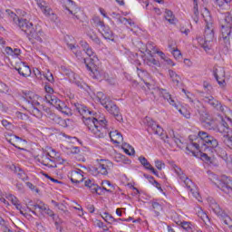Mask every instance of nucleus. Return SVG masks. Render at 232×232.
<instances>
[{"mask_svg": "<svg viewBox=\"0 0 232 232\" xmlns=\"http://www.w3.org/2000/svg\"><path fill=\"white\" fill-rule=\"evenodd\" d=\"M74 106L76 111L82 115L83 123L96 139H104L108 135V121L106 119L97 120L92 115L93 111L88 110L85 105L75 103Z\"/></svg>", "mask_w": 232, "mask_h": 232, "instance_id": "nucleus-1", "label": "nucleus"}, {"mask_svg": "<svg viewBox=\"0 0 232 232\" xmlns=\"http://www.w3.org/2000/svg\"><path fill=\"white\" fill-rule=\"evenodd\" d=\"M190 143L187 145V154L195 155V150H200L207 153H213V150L218 148V140L206 131H199L194 140L189 136ZM194 149V150H193Z\"/></svg>", "mask_w": 232, "mask_h": 232, "instance_id": "nucleus-2", "label": "nucleus"}, {"mask_svg": "<svg viewBox=\"0 0 232 232\" xmlns=\"http://www.w3.org/2000/svg\"><path fill=\"white\" fill-rule=\"evenodd\" d=\"M96 98L98 102H100L111 115H113L118 122H122L123 119L122 114H121V109L117 107V104H115L110 97H107L102 92H98Z\"/></svg>", "mask_w": 232, "mask_h": 232, "instance_id": "nucleus-3", "label": "nucleus"}, {"mask_svg": "<svg viewBox=\"0 0 232 232\" xmlns=\"http://www.w3.org/2000/svg\"><path fill=\"white\" fill-rule=\"evenodd\" d=\"M46 95L44 97V101L53 106L58 111L63 112L64 115H72V109L64 103V102L59 100L53 93V88L50 85H45Z\"/></svg>", "mask_w": 232, "mask_h": 232, "instance_id": "nucleus-4", "label": "nucleus"}, {"mask_svg": "<svg viewBox=\"0 0 232 232\" xmlns=\"http://www.w3.org/2000/svg\"><path fill=\"white\" fill-rule=\"evenodd\" d=\"M157 92L161 97H163V99H165V101H168L170 106H174V108H176V110H178L179 112L183 117H185V119L191 118V112L189 110H188L186 107H180L179 104H177L175 98L171 97V94H169L166 89H158Z\"/></svg>", "mask_w": 232, "mask_h": 232, "instance_id": "nucleus-5", "label": "nucleus"}, {"mask_svg": "<svg viewBox=\"0 0 232 232\" xmlns=\"http://www.w3.org/2000/svg\"><path fill=\"white\" fill-rule=\"evenodd\" d=\"M204 37V39L199 38L198 43L205 52H208V50H211L210 43L215 41V25H213V23L207 22Z\"/></svg>", "mask_w": 232, "mask_h": 232, "instance_id": "nucleus-6", "label": "nucleus"}, {"mask_svg": "<svg viewBox=\"0 0 232 232\" xmlns=\"http://www.w3.org/2000/svg\"><path fill=\"white\" fill-rule=\"evenodd\" d=\"M26 35L32 44H35V43H44V41H46V34H44L43 27L39 24L33 25L31 31H29Z\"/></svg>", "mask_w": 232, "mask_h": 232, "instance_id": "nucleus-7", "label": "nucleus"}, {"mask_svg": "<svg viewBox=\"0 0 232 232\" xmlns=\"http://www.w3.org/2000/svg\"><path fill=\"white\" fill-rule=\"evenodd\" d=\"M83 63L87 70L91 72V77L92 79H96V81H102V79H106V72L95 67V63H93V58H83Z\"/></svg>", "mask_w": 232, "mask_h": 232, "instance_id": "nucleus-8", "label": "nucleus"}, {"mask_svg": "<svg viewBox=\"0 0 232 232\" xmlns=\"http://www.w3.org/2000/svg\"><path fill=\"white\" fill-rule=\"evenodd\" d=\"M209 208L212 209L215 215H217V217H218V218H220V220L226 224V226H229V224H231V217H229V215H227L226 211L220 208V205H218L215 199L209 200Z\"/></svg>", "mask_w": 232, "mask_h": 232, "instance_id": "nucleus-9", "label": "nucleus"}, {"mask_svg": "<svg viewBox=\"0 0 232 232\" xmlns=\"http://www.w3.org/2000/svg\"><path fill=\"white\" fill-rule=\"evenodd\" d=\"M143 123L145 124V126H147L148 131H152L154 135H159L160 137H161L162 140L166 141V139H168V135L164 136V129H162V127H160V125H159L157 121H153V119H151L150 117H145L143 120Z\"/></svg>", "mask_w": 232, "mask_h": 232, "instance_id": "nucleus-10", "label": "nucleus"}, {"mask_svg": "<svg viewBox=\"0 0 232 232\" xmlns=\"http://www.w3.org/2000/svg\"><path fill=\"white\" fill-rule=\"evenodd\" d=\"M53 155H50V152H43L41 155L35 157V160L47 168H57V164L55 163V159H53Z\"/></svg>", "mask_w": 232, "mask_h": 232, "instance_id": "nucleus-11", "label": "nucleus"}, {"mask_svg": "<svg viewBox=\"0 0 232 232\" xmlns=\"http://www.w3.org/2000/svg\"><path fill=\"white\" fill-rule=\"evenodd\" d=\"M61 72L63 75L68 77L70 82H72V84H76V86H78V88H82V89L84 88L85 83L79 81V76L77 74H75V72H73L72 70H70L64 66H62Z\"/></svg>", "mask_w": 232, "mask_h": 232, "instance_id": "nucleus-12", "label": "nucleus"}, {"mask_svg": "<svg viewBox=\"0 0 232 232\" xmlns=\"http://www.w3.org/2000/svg\"><path fill=\"white\" fill-rule=\"evenodd\" d=\"M113 168V163L110 160H99L98 167L95 168L97 173L101 175H108V172Z\"/></svg>", "mask_w": 232, "mask_h": 232, "instance_id": "nucleus-13", "label": "nucleus"}, {"mask_svg": "<svg viewBox=\"0 0 232 232\" xmlns=\"http://www.w3.org/2000/svg\"><path fill=\"white\" fill-rule=\"evenodd\" d=\"M213 75L220 88H226L227 83L226 82V70L223 67L214 69Z\"/></svg>", "mask_w": 232, "mask_h": 232, "instance_id": "nucleus-14", "label": "nucleus"}, {"mask_svg": "<svg viewBox=\"0 0 232 232\" xmlns=\"http://www.w3.org/2000/svg\"><path fill=\"white\" fill-rule=\"evenodd\" d=\"M220 34H219V43L222 46L228 49L231 46V33L232 29H221L220 28Z\"/></svg>", "mask_w": 232, "mask_h": 232, "instance_id": "nucleus-15", "label": "nucleus"}, {"mask_svg": "<svg viewBox=\"0 0 232 232\" xmlns=\"http://www.w3.org/2000/svg\"><path fill=\"white\" fill-rule=\"evenodd\" d=\"M35 1L37 4V6L40 7L43 14H44V15H46V17H50V19H53V20L57 17V15L53 13L52 8H50V6H48V4L44 0H35Z\"/></svg>", "mask_w": 232, "mask_h": 232, "instance_id": "nucleus-16", "label": "nucleus"}, {"mask_svg": "<svg viewBox=\"0 0 232 232\" xmlns=\"http://www.w3.org/2000/svg\"><path fill=\"white\" fill-rule=\"evenodd\" d=\"M22 99H24V101H26L29 104H31V106H39L40 104L37 101V99H39V96L34 93V92H30V91L24 92L22 95Z\"/></svg>", "mask_w": 232, "mask_h": 232, "instance_id": "nucleus-17", "label": "nucleus"}, {"mask_svg": "<svg viewBox=\"0 0 232 232\" xmlns=\"http://www.w3.org/2000/svg\"><path fill=\"white\" fill-rule=\"evenodd\" d=\"M203 102H206V104H209V106H212V108H215V110H217L218 111H221V113H224V106H222V103H220V102H218L213 96L203 97Z\"/></svg>", "mask_w": 232, "mask_h": 232, "instance_id": "nucleus-18", "label": "nucleus"}, {"mask_svg": "<svg viewBox=\"0 0 232 232\" xmlns=\"http://www.w3.org/2000/svg\"><path fill=\"white\" fill-rule=\"evenodd\" d=\"M218 133L223 134V142L227 137H230V135L232 134V130L229 128V124H227V121H226V120L224 119L221 120V122L218 126Z\"/></svg>", "mask_w": 232, "mask_h": 232, "instance_id": "nucleus-19", "label": "nucleus"}, {"mask_svg": "<svg viewBox=\"0 0 232 232\" xmlns=\"http://www.w3.org/2000/svg\"><path fill=\"white\" fill-rule=\"evenodd\" d=\"M218 188L224 193L229 194L232 191V180L229 178H223L218 183Z\"/></svg>", "mask_w": 232, "mask_h": 232, "instance_id": "nucleus-20", "label": "nucleus"}, {"mask_svg": "<svg viewBox=\"0 0 232 232\" xmlns=\"http://www.w3.org/2000/svg\"><path fill=\"white\" fill-rule=\"evenodd\" d=\"M16 23H18V26L21 29L22 32H24L26 35L30 33L31 29L34 27V24H32L30 21L24 18H19L16 20Z\"/></svg>", "mask_w": 232, "mask_h": 232, "instance_id": "nucleus-21", "label": "nucleus"}, {"mask_svg": "<svg viewBox=\"0 0 232 232\" xmlns=\"http://www.w3.org/2000/svg\"><path fill=\"white\" fill-rule=\"evenodd\" d=\"M181 180L184 182V185L189 189L195 198H200V194L198 193V191H197L196 188H193V181H191L189 178L186 176H181Z\"/></svg>", "mask_w": 232, "mask_h": 232, "instance_id": "nucleus-22", "label": "nucleus"}, {"mask_svg": "<svg viewBox=\"0 0 232 232\" xmlns=\"http://www.w3.org/2000/svg\"><path fill=\"white\" fill-rule=\"evenodd\" d=\"M14 70H16L22 77H30V75H32V70L25 63H22L19 67H14Z\"/></svg>", "mask_w": 232, "mask_h": 232, "instance_id": "nucleus-23", "label": "nucleus"}, {"mask_svg": "<svg viewBox=\"0 0 232 232\" xmlns=\"http://www.w3.org/2000/svg\"><path fill=\"white\" fill-rule=\"evenodd\" d=\"M71 182L72 184H81L84 180V176L82 175V172L81 169L78 170H72L71 172Z\"/></svg>", "mask_w": 232, "mask_h": 232, "instance_id": "nucleus-24", "label": "nucleus"}, {"mask_svg": "<svg viewBox=\"0 0 232 232\" xmlns=\"http://www.w3.org/2000/svg\"><path fill=\"white\" fill-rule=\"evenodd\" d=\"M98 31L105 39L113 41V32L110 29V26L104 24L102 28H98Z\"/></svg>", "mask_w": 232, "mask_h": 232, "instance_id": "nucleus-25", "label": "nucleus"}, {"mask_svg": "<svg viewBox=\"0 0 232 232\" xmlns=\"http://www.w3.org/2000/svg\"><path fill=\"white\" fill-rule=\"evenodd\" d=\"M109 136L113 144H122V141L124 140L122 134H121L119 130H111Z\"/></svg>", "mask_w": 232, "mask_h": 232, "instance_id": "nucleus-26", "label": "nucleus"}, {"mask_svg": "<svg viewBox=\"0 0 232 232\" xmlns=\"http://www.w3.org/2000/svg\"><path fill=\"white\" fill-rule=\"evenodd\" d=\"M221 29L232 30V15L229 12L224 14V20L221 23Z\"/></svg>", "mask_w": 232, "mask_h": 232, "instance_id": "nucleus-27", "label": "nucleus"}, {"mask_svg": "<svg viewBox=\"0 0 232 232\" xmlns=\"http://www.w3.org/2000/svg\"><path fill=\"white\" fill-rule=\"evenodd\" d=\"M86 34L89 39L92 40V43H94V44H97L98 46H102V41H101V38H99V36L97 35V33H95L93 29L89 28Z\"/></svg>", "mask_w": 232, "mask_h": 232, "instance_id": "nucleus-28", "label": "nucleus"}, {"mask_svg": "<svg viewBox=\"0 0 232 232\" xmlns=\"http://www.w3.org/2000/svg\"><path fill=\"white\" fill-rule=\"evenodd\" d=\"M5 137L9 144H12V146H14V148H17V146H15L14 142H21V140H23L21 137L12 134L10 132H5Z\"/></svg>", "mask_w": 232, "mask_h": 232, "instance_id": "nucleus-29", "label": "nucleus"}, {"mask_svg": "<svg viewBox=\"0 0 232 232\" xmlns=\"http://www.w3.org/2000/svg\"><path fill=\"white\" fill-rule=\"evenodd\" d=\"M44 202L43 201H39L36 204H33L32 201L29 202V207L27 208V209H29V211H31V213H33V215H37V212H35V210L34 209H40V211L42 212L43 209L44 208Z\"/></svg>", "mask_w": 232, "mask_h": 232, "instance_id": "nucleus-30", "label": "nucleus"}, {"mask_svg": "<svg viewBox=\"0 0 232 232\" xmlns=\"http://www.w3.org/2000/svg\"><path fill=\"white\" fill-rule=\"evenodd\" d=\"M89 189H91L92 193H97V195H102V193H104V191H106L107 193H113V190L108 189L104 187L101 188L97 184L91 186L89 188Z\"/></svg>", "mask_w": 232, "mask_h": 232, "instance_id": "nucleus-31", "label": "nucleus"}, {"mask_svg": "<svg viewBox=\"0 0 232 232\" xmlns=\"http://www.w3.org/2000/svg\"><path fill=\"white\" fill-rule=\"evenodd\" d=\"M198 151H195V154L190 153L189 155H192L193 157H200L201 160H204L205 162H211V157H208V153H204L200 149H193Z\"/></svg>", "mask_w": 232, "mask_h": 232, "instance_id": "nucleus-32", "label": "nucleus"}, {"mask_svg": "<svg viewBox=\"0 0 232 232\" xmlns=\"http://www.w3.org/2000/svg\"><path fill=\"white\" fill-rule=\"evenodd\" d=\"M5 52L7 55H11V57H14V59H17L19 55H21V49H12V47H5Z\"/></svg>", "mask_w": 232, "mask_h": 232, "instance_id": "nucleus-33", "label": "nucleus"}, {"mask_svg": "<svg viewBox=\"0 0 232 232\" xmlns=\"http://www.w3.org/2000/svg\"><path fill=\"white\" fill-rule=\"evenodd\" d=\"M148 48L149 50H152L154 53H158L163 61H165L168 57H166V53H164L162 51H159L155 45H153V43H149L148 44Z\"/></svg>", "mask_w": 232, "mask_h": 232, "instance_id": "nucleus-34", "label": "nucleus"}, {"mask_svg": "<svg viewBox=\"0 0 232 232\" xmlns=\"http://www.w3.org/2000/svg\"><path fill=\"white\" fill-rule=\"evenodd\" d=\"M169 74L170 79H172V82H174L176 86H179L181 81L180 75L177 74L173 70H169Z\"/></svg>", "mask_w": 232, "mask_h": 232, "instance_id": "nucleus-35", "label": "nucleus"}, {"mask_svg": "<svg viewBox=\"0 0 232 232\" xmlns=\"http://www.w3.org/2000/svg\"><path fill=\"white\" fill-rule=\"evenodd\" d=\"M214 150L218 153V157L225 160V162H229V157H227V152H226V150L218 147Z\"/></svg>", "mask_w": 232, "mask_h": 232, "instance_id": "nucleus-36", "label": "nucleus"}, {"mask_svg": "<svg viewBox=\"0 0 232 232\" xmlns=\"http://www.w3.org/2000/svg\"><path fill=\"white\" fill-rule=\"evenodd\" d=\"M198 114H199V121L202 122H205L206 121H209V119H211V116L209 115V113H208V111L202 108L201 110H198Z\"/></svg>", "mask_w": 232, "mask_h": 232, "instance_id": "nucleus-37", "label": "nucleus"}, {"mask_svg": "<svg viewBox=\"0 0 232 232\" xmlns=\"http://www.w3.org/2000/svg\"><path fill=\"white\" fill-rule=\"evenodd\" d=\"M164 17L170 24H175V14L171 10L166 9Z\"/></svg>", "mask_w": 232, "mask_h": 232, "instance_id": "nucleus-38", "label": "nucleus"}, {"mask_svg": "<svg viewBox=\"0 0 232 232\" xmlns=\"http://www.w3.org/2000/svg\"><path fill=\"white\" fill-rule=\"evenodd\" d=\"M67 46L70 50H72L74 53V55H76V57H78L79 59H82V53L79 50H77V46H75V44H67Z\"/></svg>", "mask_w": 232, "mask_h": 232, "instance_id": "nucleus-39", "label": "nucleus"}, {"mask_svg": "<svg viewBox=\"0 0 232 232\" xmlns=\"http://www.w3.org/2000/svg\"><path fill=\"white\" fill-rule=\"evenodd\" d=\"M194 6H193V14H194V21L195 23H198V0H193Z\"/></svg>", "mask_w": 232, "mask_h": 232, "instance_id": "nucleus-40", "label": "nucleus"}, {"mask_svg": "<svg viewBox=\"0 0 232 232\" xmlns=\"http://www.w3.org/2000/svg\"><path fill=\"white\" fill-rule=\"evenodd\" d=\"M152 208L156 217H159L160 215V211H162V205L157 201H152Z\"/></svg>", "mask_w": 232, "mask_h": 232, "instance_id": "nucleus-41", "label": "nucleus"}, {"mask_svg": "<svg viewBox=\"0 0 232 232\" xmlns=\"http://www.w3.org/2000/svg\"><path fill=\"white\" fill-rule=\"evenodd\" d=\"M138 160L145 168V169L150 170V169L152 167L151 163H150V161H148V160L144 156L139 157Z\"/></svg>", "mask_w": 232, "mask_h": 232, "instance_id": "nucleus-42", "label": "nucleus"}, {"mask_svg": "<svg viewBox=\"0 0 232 232\" xmlns=\"http://www.w3.org/2000/svg\"><path fill=\"white\" fill-rule=\"evenodd\" d=\"M51 117L52 121H53L55 124H59V126H64V124H66V121L63 118L56 116L55 114H51Z\"/></svg>", "mask_w": 232, "mask_h": 232, "instance_id": "nucleus-43", "label": "nucleus"}, {"mask_svg": "<svg viewBox=\"0 0 232 232\" xmlns=\"http://www.w3.org/2000/svg\"><path fill=\"white\" fill-rule=\"evenodd\" d=\"M15 173L21 180H28V176H26V173H24V170H22L21 168L15 169Z\"/></svg>", "mask_w": 232, "mask_h": 232, "instance_id": "nucleus-44", "label": "nucleus"}, {"mask_svg": "<svg viewBox=\"0 0 232 232\" xmlns=\"http://www.w3.org/2000/svg\"><path fill=\"white\" fill-rule=\"evenodd\" d=\"M102 218H103V220H105V222H107L108 224H113V222H115V218H113V216H111V214L105 212Z\"/></svg>", "mask_w": 232, "mask_h": 232, "instance_id": "nucleus-45", "label": "nucleus"}, {"mask_svg": "<svg viewBox=\"0 0 232 232\" xmlns=\"http://www.w3.org/2000/svg\"><path fill=\"white\" fill-rule=\"evenodd\" d=\"M169 47L170 48V52L175 59H182V53H180L179 49L171 47V45H169Z\"/></svg>", "mask_w": 232, "mask_h": 232, "instance_id": "nucleus-46", "label": "nucleus"}, {"mask_svg": "<svg viewBox=\"0 0 232 232\" xmlns=\"http://www.w3.org/2000/svg\"><path fill=\"white\" fill-rule=\"evenodd\" d=\"M145 63L148 66H160V63L153 57L145 59Z\"/></svg>", "mask_w": 232, "mask_h": 232, "instance_id": "nucleus-47", "label": "nucleus"}, {"mask_svg": "<svg viewBox=\"0 0 232 232\" xmlns=\"http://www.w3.org/2000/svg\"><path fill=\"white\" fill-rule=\"evenodd\" d=\"M31 115H34V117H36L37 119H41V117H43V112L39 108L32 106Z\"/></svg>", "mask_w": 232, "mask_h": 232, "instance_id": "nucleus-48", "label": "nucleus"}, {"mask_svg": "<svg viewBox=\"0 0 232 232\" xmlns=\"http://www.w3.org/2000/svg\"><path fill=\"white\" fill-rule=\"evenodd\" d=\"M202 126L206 128V130H213V118H210L203 122H201Z\"/></svg>", "mask_w": 232, "mask_h": 232, "instance_id": "nucleus-49", "label": "nucleus"}, {"mask_svg": "<svg viewBox=\"0 0 232 232\" xmlns=\"http://www.w3.org/2000/svg\"><path fill=\"white\" fill-rule=\"evenodd\" d=\"M43 211H44L45 215H48V217H51L53 220H55V213H53V210L50 209L46 204L44 205V208L42 209L41 213H43Z\"/></svg>", "mask_w": 232, "mask_h": 232, "instance_id": "nucleus-50", "label": "nucleus"}, {"mask_svg": "<svg viewBox=\"0 0 232 232\" xmlns=\"http://www.w3.org/2000/svg\"><path fill=\"white\" fill-rule=\"evenodd\" d=\"M86 55H88L87 59H93V63H95V59L97 57L95 56V52H93V49L92 47H89L86 51H84Z\"/></svg>", "mask_w": 232, "mask_h": 232, "instance_id": "nucleus-51", "label": "nucleus"}, {"mask_svg": "<svg viewBox=\"0 0 232 232\" xmlns=\"http://www.w3.org/2000/svg\"><path fill=\"white\" fill-rule=\"evenodd\" d=\"M181 227L184 228L185 231L193 232V225L188 221L181 222Z\"/></svg>", "mask_w": 232, "mask_h": 232, "instance_id": "nucleus-52", "label": "nucleus"}, {"mask_svg": "<svg viewBox=\"0 0 232 232\" xmlns=\"http://www.w3.org/2000/svg\"><path fill=\"white\" fill-rule=\"evenodd\" d=\"M92 21L95 24V26L99 29L102 28L104 24V21L101 20V18L99 16H94L92 18Z\"/></svg>", "mask_w": 232, "mask_h": 232, "instance_id": "nucleus-53", "label": "nucleus"}, {"mask_svg": "<svg viewBox=\"0 0 232 232\" xmlns=\"http://www.w3.org/2000/svg\"><path fill=\"white\" fill-rule=\"evenodd\" d=\"M5 12L9 15V17H11V19H13L14 23H17V21H19V17L12 10L7 9V10H5Z\"/></svg>", "mask_w": 232, "mask_h": 232, "instance_id": "nucleus-54", "label": "nucleus"}, {"mask_svg": "<svg viewBox=\"0 0 232 232\" xmlns=\"http://www.w3.org/2000/svg\"><path fill=\"white\" fill-rule=\"evenodd\" d=\"M173 169H174L175 173L177 174V176L179 177L180 180H182V177H186V175H184L182 173V169L180 168H179V166L173 165Z\"/></svg>", "mask_w": 232, "mask_h": 232, "instance_id": "nucleus-55", "label": "nucleus"}, {"mask_svg": "<svg viewBox=\"0 0 232 232\" xmlns=\"http://www.w3.org/2000/svg\"><path fill=\"white\" fill-rule=\"evenodd\" d=\"M2 125L4 126V128H5V130H8L9 131H11V130H14V125L6 120L2 121Z\"/></svg>", "mask_w": 232, "mask_h": 232, "instance_id": "nucleus-56", "label": "nucleus"}, {"mask_svg": "<svg viewBox=\"0 0 232 232\" xmlns=\"http://www.w3.org/2000/svg\"><path fill=\"white\" fill-rule=\"evenodd\" d=\"M224 144H226V146H227L228 148H230V150H232V133L230 134V137H226L224 140Z\"/></svg>", "mask_w": 232, "mask_h": 232, "instance_id": "nucleus-57", "label": "nucleus"}, {"mask_svg": "<svg viewBox=\"0 0 232 232\" xmlns=\"http://www.w3.org/2000/svg\"><path fill=\"white\" fill-rule=\"evenodd\" d=\"M165 166H166V164H164V162H162L161 160H155V167L160 171H161L162 168H165Z\"/></svg>", "mask_w": 232, "mask_h": 232, "instance_id": "nucleus-58", "label": "nucleus"}, {"mask_svg": "<svg viewBox=\"0 0 232 232\" xmlns=\"http://www.w3.org/2000/svg\"><path fill=\"white\" fill-rule=\"evenodd\" d=\"M9 88L4 82H0V93H8Z\"/></svg>", "mask_w": 232, "mask_h": 232, "instance_id": "nucleus-59", "label": "nucleus"}, {"mask_svg": "<svg viewBox=\"0 0 232 232\" xmlns=\"http://www.w3.org/2000/svg\"><path fill=\"white\" fill-rule=\"evenodd\" d=\"M170 137H172V140L175 141V143L177 144V146H179V144H182V141L180 140L179 138H178L177 136H175V132L172 130V134H170Z\"/></svg>", "mask_w": 232, "mask_h": 232, "instance_id": "nucleus-60", "label": "nucleus"}, {"mask_svg": "<svg viewBox=\"0 0 232 232\" xmlns=\"http://www.w3.org/2000/svg\"><path fill=\"white\" fill-rule=\"evenodd\" d=\"M8 200H11V202L14 206H15L19 202V199H17V197L14 196L12 194L8 196Z\"/></svg>", "mask_w": 232, "mask_h": 232, "instance_id": "nucleus-61", "label": "nucleus"}, {"mask_svg": "<svg viewBox=\"0 0 232 232\" xmlns=\"http://www.w3.org/2000/svg\"><path fill=\"white\" fill-rule=\"evenodd\" d=\"M44 75L49 82H53V74H52V72H48L47 73H45Z\"/></svg>", "mask_w": 232, "mask_h": 232, "instance_id": "nucleus-62", "label": "nucleus"}, {"mask_svg": "<svg viewBox=\"0 0 232 232\" xmlns=\"http://www.w3.org/2000/svg\"><path fill=\"white\" fill-rule=\"evenodd\" d=\"M120 159H121V160H122V162L124 163V164H131V160H130L128 158H126V156H124V155H121V156H120Z\"/></svg>", "mask_w": 232, "mask_h": 232, "instance_id": "nucleus-63", "label": "nucleus"}, {"mask_svg": "<svg viewBox=\"0 0 232 232\" xmlns=\"http://www.w3.org/2000/svg\"><path fill=\"white\" fill-rule=\"evenodd\" d=\"M86 188H92L95 183L92 179H87L84 182Z\"/></svg>", "mask_w": 232, "mask_h": 232, "instance_id": "nucleus-64", "label": "nucleus"}]
</instances>
